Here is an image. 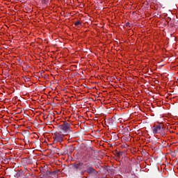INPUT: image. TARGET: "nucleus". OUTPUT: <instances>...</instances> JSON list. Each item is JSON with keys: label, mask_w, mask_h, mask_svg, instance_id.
Masks as SVG:
<instances>
[{"label": "nucleus", "mask_w": 178, "mask_h": 178, "mask_svg": "<svg viewBox=\"0 0 178 178\" xmlns=\"http://www.w3.org/2000/svg\"><path fill=\"white\" fill-rule=\"evenodd\" d=\"M152 129L154 134H160V137H166V131H165L166 127L163 124H159Z\"/></svg>", "instance_id": "obj_1"}, {"label": "nucleus", "mask_w": 178, "mask_h": 178, "mask_svg": "<svg viewBox=\"0 0 178 178\" xmlns=\"http://www.w3.org/2000/svg\"><path fill=\"white\" fill-rule=\"evenodd\" d=\"M73 151H74V147H73V146L65 145L63 149V154H65V155H72V154H73Z\"/></svg>", "instance_id": "obj_2"}, {"label": "nucleus", "mask_w": 178, "mask_h": 178, "mask_svg": "<svg viewBox=\"0 0 178 178\" xmlns=\"http://www.w3.org/2000/svg\"><path fill=\"white\" fill-rule=\"evenodd\" d=\"M69 129H70V124L67 122H64L63 124L58 126V129L60 130V131H67Z\"/></svg>", "instance_id": "obj_3"}, {"label": "nucleus", "mask_w": 178, "mask_h": 178, "mask_svg": "<svg viewBox=\"0 0 178 178\" xmlns=\"http://www.w3.org/2000/svg\"><path fill=\"white\" fill-rule=\"evenodd\" d=\"M21 162H22V165H24L25 166L27 165H33V159L32 158H23L21 160Z\"/></svg>", "instance_id": "obj_4"}, {"label": "nucleus", "mask_w": 178, "mask_h": 178, "mask_svg": "<svg viewBox=\"0 0 178 178\" xmlns=\"http://www.w3.org/2000/svg\"><path fill=\"white\" fill-rule=\"evenodd\" d=\"M84 164L83 163H74L72 164V168L74 170H76V172H79V170H81L83 169V165Z\"/></svg>", "instance_id": "obj_5"}, {"label": "nucleus", "mask_w": 178, "mask_h": 178, "mask_svg": "<svg viewBox=\"0 0 178 178\" xmlns=\"http://www.w3.org/2000/svg\"><path fill=\"white\" fill-rule=\"evenodd\" d=\"M88 175H97L98 173V171L94 169L92 166H90L88 165L87 169L85 170Z\"/></svg>", "instance_id": "obj_6"}, {"label": "nucleus", "mask_w": 178, "mask_h": 178, "mask_svg": "<svg viewBox=\"0 0 178 178\" xmlns=\"http://www.w3.org/2000/svg\"><path fill=\"white\" fill-rule=\"evenodd\" d=\"M106 126H110L111 127H113V126H116V122H115V118H111L105 121Z\"/></svg>", "instance_id": "obj_7"}, {"label": "nucleus", "mask_w": 178, "mask_h": 178, "mask_svg": "<svg viewBox=\"0 0 178 178\" xmlns=\"http://www.w3.org/2000/svg\"><path fill=\"white\" fill-rule=\"evenodd\" d=\"M64 137L65 136H63V134L60 133H56L54 135V138L58 141V143H62V141H63Z\"/></svg>", "instance_id": "obj_8"}, {"label": "nucleus", "mask_w": 178, "mask_h": 178, "mask_svg": "<svg viewBox=\"0 0 178 178\" xmlns=\"http://www.w3.org/2000/svg\"><path fill=\"white\" fill-rule=\"evenodd\" d=\"M116 155L118 158H120L121 156H123V155H124V152H117Z\"/></svg>", "instance_id": "obj_9"}, {"label": "nucleus", "mask_w": 178, "mask_h": 178, "mask_svg": "<svg viewBox=\"0 0 178 178\" xmlns=\"http://www.w3.org/2000/svg\"><path fill=\"white\" fill-rule=\"evenodd\" d=\"M75 26H81V22L80 21H76L74 22Z\"/></svg>", "instance_id": "obj_10"}, {"label": "nucleus", "mask_w": 178, "mask_h": 178, "mask_svg": "<svg viewBox=\"0 0 178 178\" xmlns=\"http://www.w3.org/2000/svg\"><path fill=\"white\" fill-rule=\"evenodd\" d=\"M121 148H129V145L127 144L122 145Z\"/></svg>", "instance_id": "obj_11"}, {"label": "nucleus", "mask_w": 178, "mask_h": 178, "mask_svg": "<svg viewBox=\"0 0 178 178\" xmlns=\"http://www.w3.org/2000/svg\"><path fill=\"white\" fill-rule=\"evenodd\" d=\"M85 5H86V4H84V3H79V8H84Z\"/></svg>", "instance_id": "obj_12"}, {"label": "nucleus", "mask_w": 178, "mask_h": 178, "mask_svg": "<svg viewBox=\"0 0 178 178\" xmlns=\"http://www.w3.org/2000/svg\"><path fill=\"white\" fill-rule=\"evenodd\" d=\"M24 80H25V81H26V82H29V81H30L31 79L29 77L27 78V77L24 76Z\"/></svg>", "instance_id": "obj_13"}, {"label": "nucleus", "mask_w": 178, "mask_h": 178, "mask_svg": "<svg viewBox=\"0 0 178 178\" xmlns=\"http://www.w3.org/2000/svg\"><path fill=\"white\" fill-rule=\"evenodd\" d=\"M54 140L53 141L54 144H56V143H59V141L55 138V136L54 137Z\"/></svg>", "instance_id": "obj_14"}, {"label": "nucleus", "mask_w": 178, "mask_h": 178, "mask_svg": "<svg viewBox=\"0 0 178 178\" xmlns=\"http://www.w3.org/2000/svg\"><path fill=\"white\" fill-rule=\"evenodd\" d=\"M125 26H126V27H131V24H130L129 22H127V23L125 24Z\"/></svg>", "instance_id": "obj_15"}, {"label": "nucleus", "mask_w": 178, "mask_h": 178, "mask_svg": "<svg viewBox=\"0 0 178 178\" xmlns=\"http://www.w3.org/2000/svg\"><path fill=\"white\" fill-rule=\"evenodd\" d=\"M124 131H125V132L129 131V127L124 128Z\"/></svg>", "instance_id": "obj_16"}, {"label": "nucleus", "mask_w": 178, "mask_h": 178, "mask_svg": "<svg viewBox=\"0 0 178 178\" xmlns=\"http://www.w3.org/2000/svg\"><path fill=\"white\" fill-rule=\"evenodd\" d=\"M95 167L96 168V169H99V165L98 164H95Z\"/></svg>", "instance_id": "obj_17"}, {"label": "nucleus", "mask_w": 178, "mask_h": 178, "mask_svg": "<svg viewBox=\"0 0 178 178\" xmlns=\"http://www.w3.org/2000/svg\"><path fill=\"white\" fill-rule=\"evenodd\" d=\"M53 148H54V149H56V151H59V148H58V147H56L53 146Z\"/></svg>", "instance_id": "obj_18"}, {"label": "nucleus", "mask_w": 178, "mask_h": 178, "mask_svg": "<svg viewBox=\"0 0 178 178\" xmlns=\"http://www.w3.org/2000/svg\"><path fill=\"white\" fill-rule=\"evenodd\" d=\"M97 163H99V165H101V163H102V161H97Z\"/></svg>", "instance_id": "obj_19"}, {"label": "nucleus", "mask_w": 178, "mask_h": 178, "mask_svg": "<svg viewBox=\"0 0 178 178\" xmlns=\"http://www.w3.org/2000/svg\"><path fill=\"white\" fill-rule=\"evenodd\" d=\"M168 20H172V18L168 17Z\"/></svg>", "instance_id": "obj_20"}, {"label": "nucleus", "mask_w": 178, "mask_h": 178, "mask_svg": "<svg viewBox=\"0 0 178 178\" xmlns=\"http://www.w3.org/2000/svg\"><path fill=\"white\" fill-rule=\"evenodd\" d=\"M67 122H70V119H68V120H67Z\"/></svg>", "instance_id": "obj_21"}, {"label": "nucleus", "mask_w": 178, "mask_h": 178, "mask_svg": "<svg viewBox=\"0 0 178 178\" xmlns=\"http://www.w3.org/2000/svg\"><path fill=\"white\" fill-rule=\"evenodd\" d=\"M37 143H38V144H40V142L38 141Z\"/></svg>", "instance_id": "obj_22"}, {"label": "nucleus", "mask_w": 178, "mask_h": 178, "mask_svg": "<svg viewBox=\"0 0 178 178\" xmlns=\"http://www.w3.org/2000/svg\"><path fill=\"white\" fill-rule=\"evenodd\" d=\"M85 166H87V164H85Z\"/></svg>", "instance_id": "obj_23"}]
</instances>
